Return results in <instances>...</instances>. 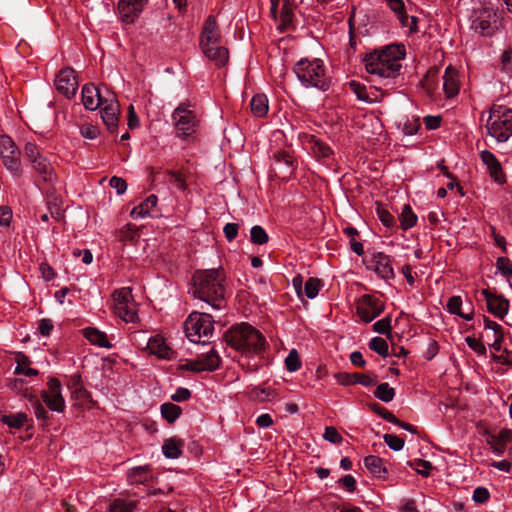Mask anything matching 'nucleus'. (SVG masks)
Returning a JSON list of instances; mask_svg holds the SVG:
<instances>
[{
  "mask_svg": "<svg viewBox=\"0 0 512 512\" xmlns=\"http://www.w3.org/2000/svg\"><path fill=\"white\" fill-rule=\"evenodd\" d=\"M226 275L223 268L198 270L193 275V296L213 309L226 306Z\"/></svg>",
  "mask_w": 512,
  "mask_h": 512,
  "instance_id": "f257e3e1",
  "label": "nucleus"
},
{
  "mask_svg": "<svg viewBox=\"0 0 512 512\" xmlns=\"http://www.w3.org/2000/svg\"><path fill=\"white\" fill-rule=\"evenodd\" d=\"M405 55L404 45H388L365 57L366 70L369 74L377 76L386 85L394 83L400 77L401 61L405 58Z\"/></svg>",
  "mask_w": 512,
  "mask_h": 512,
  "instance_id": "f03ea898",
  "label": "nucleus"
},
{
  "mask_svg": "<svg viewBox=\"0 0 512 512\" xmlns=\"http://www.w3.org/2000/svg\"><path fill=\"white\" fill-rule=\"evenodd\" d=\"M224 338L232 348L243 354H260L264 351L266 345L262 333L245 322L228 329Z\"/></svg>",
  "mask_w": 512,
  "mask_h": 512,
  "instance_id": "7ed1b4c3",
  "label": "nucleus"
},
{
  "mask_svg": "<svg viewBox=\"0 0 512 512\" xmlns=\"http://www.w3.org/2000/svg\"><path fill=\"white\" fill-rule=\"evenodd\" d=\"M297 79L305 88H315L322 92L330 89L332 78L319 58H302L293 67Z\"/></svg>",
  "mask_w": 512,
  "mask_h": 512,
  "instance_id": "20e7f679",
  "label": "nucleus"
},
{
  "mask_svg": "<svg viewBox=\"0 0 512 512\" xmlns=\"http://www.w3.org/2000/svg\"><path fill=\"white\" fill-rule=\"evenodd\" d=\"M220 39L216 18L210 15L203 24L199 44L204 55L218 67L224 66L229 59L228 50L220 45Z\"/></svg>",
  "mask_w": 512,
  "mask_h": 512,
  "instance_id": "39448f33",
  "label": "nucleus"
},
{
  "mask_svg": "<svg viewBox=\"0 0 512 512\" xmlns=\"http://www.w3.org/2000/svg\"><path fill=\"white\" fill-rule=\"evenodd\" d=\"M488 134L498 143L506 142L512 136V108L493 104L486 122Z\"/></svg>",
  "mask_w": 512,
  "mask_h": 512,
  "instance_id": "423d86ee",
  "label": "nucleus"
},
{
  "mask_svg": "<svg viewBox=\"0 0 512 512\" xmlns=\"http://www.w3.org/2000/svg\"><path fill=\"white\" fill-rule=\"evenodd\" d=\"M213 332L214 320L209 313L192 312L185 322V333L191 342L206 344Z\"/></svg>",
  "mask_w": 512,
  "mask_h": 512,
  "instance_id": "0eeeda50",
  "label": "nucleus"
},
{
  "mask_svg": "<svg viewBox=\"0 0 512 512\" xmlns=\"http://www.w3.org/2000/svg\"><path fill=\"white\" fill-rule=\"evenodd\" d=\"M501 26L499 12L492 6H482L473 11L471 29L484 37H491Z\"/></svg>",
  "mask_w": 512,
  "mask_h": 512,
  "instance_id": "6e6552de",
  "label": "nucleus"
},
{
  "mask_svg": "<svg viewBox=\"0 0 512 512\" xmlns=\"http://www.w3.org/2000/svg\"><path fill=\"white\" fill-rule=\"evenodd\" d=\"M172 119L177 137L187 138L196 132L199 119L189 103H180L173 111Z\"/></svg>",
  "mask_w": 512,
  "mask_h": 512,
  "instance_id": "1a4fd4ad",
  "label": "nucleus"
},
{
  "mask_svg": "<svg viewBox=\"0 0 512 512\" xmlns=\"http://www.w3.org/2000/svg\"><path fill=\"white\" fill-rule=\"evenodd\" d=\"M24 155L44 181L53 182L55 180L56 176L50 161L42 155L35 143L27 142L25 144Z\"/></svg>",
  "mask_w": 512,
  "mask_h": 512,
  "instance_id": "9d476101",
  "label": "nucleus"
},
{
  "mask_svg": "<svg viewBox=\"0 0 512 512\" xmlns=\"http://www.w3.org/2000/svg\"><path fill=\"white\" fill-rule=\"evenodd\" d=\"M114 313L125 322H135L137 313L130 288H122L113 293Z\"/></svg>",
  "mask_w": 512,
  "mask_h": 512,
  "instance_id": "9b49d317",
  "label": "nucleus"
},
{
  "mask_svg": "<svg viewBox=\"0 0 512 512\" xmlns=\"http://www.w3.org/2000/svg\"><path fill=\"white\" fill-rule=\"evenodd\" d=\"M0 156L9 172L15 176L21 175L20 151L12 138L7 135L0 136Z\"/></svg>",
  "mask_w": 512,
  "mask_h": 512,
  "instance_id": "f8f14e48",
  "label": "nucleus"
},
{
  "mask_svg": "<svg viewBox=\"0 0 512 512\" xmlns=\"http://www.w3.org/2000/svg\"><path fill=\"white\" fill-rule=\"evenodd\" d=\"M384 302L374 295L364 294L357 302V314L366 323L373 321L384 311Z\"/></svg>",
  "mask_w": 512,
  "mask_h": 512,
  "instance_id": "ddd939ff",
  "label": "nucleus"
},
{
  "mask_svg": "<svg viewBox=\"0 0 512 512\" xmlns=\"http://www.w3.org/2000/svg\"><path fill=\"white\" fill-rule=\"evenodd\" d=\"M220 361L221 360L217 352L211 348L209 352L201 354L197 359L181 364L179 369L196 373L202 371H214L219 368Z\"/></svg>",
  "mask_w": 512,
  "mask_h": 512,
  "instance_id": "4468645a",
  "label": "nucleus"
},
{
  "mask_svg": "<svg viewBox=\"0 0 512 512\" xmlns=\"http://www.w3.org/2000/svg\"><path fill=\"white\" fill-rule=\"evenodd\" d=\"M101 107V118L107 129L115 133L118 128L120 105L113 92H108V97L104 98V104Z\"/></svg>",
  "mask_w": 512,
  "mask_h": 512,
  "instance_id": "2eb2a0df",
  "label": "nucleus"
},
{
  "mask_svg": "<svg viewBox=\"0 0 512 512\" xmlns=\"http://www.w3.org/2000/svg\"><path fill=\"white\" fill-rule=\"evenodd\" d=\"M48 389L42 391L41 397L48 408L55 412H63L65 409V400L61 393V382L56 378H50Z\"/></svg>",
  "mask_w": 512,
  "mask_h": 512,
  "instance_id": "dca6fc26",
  "label": "nucleus"
},
{
  "mask_svg": "<svg viewBox=\"0 0 512 512\" xmlns=\"http://www.w3.org/2000/svg\"><path fill=\"white\" fill-rule=\"evenodd\" d=\"M56 89L68 99L75 96L78 89L77 75L74 69L64 68L60 70L55 80Z\"/></svg>",
  "mask_w": 512,
  "mask_h": 512,
  "instance_id": "f3484780",
  "label": "nucleus"
},
{
  "mask_svg": "<svg viewBox=\"0 0 512 512\" xmlns=\"http://www.w3.org/2000/svg\"><path fill=\"white\" fill-rule=\"evenodd\" d=\"M148 0H119L118 14L123 23L131 24L139 18Z\"/></svg>",
  "mask_w": 512,
  "mask_h": 512,
  "instance_id": "a211bd4d",
  "label": "nucleus"
},
{
  "mask_svg": "<svg viewBox=\"0 0 512 512\" xmlns=\"http://www.w3.org/2000/svg\"><path fill=\"white\" fill-rule=\"evenodd\" d=\"M111 92L105 87V92L93 83L85 84L82 88V103L87 110L94 111L104 104V98Z\"/></svg>",
  "mask_w": 512,
  "mask_h": 512,
  "instance_id": "6ab92c4d",
  "label": "nucleus"
},
{
  "mask_svg": "<svg viewBox=\"0 0 512 512\" xmlns=\"http://www.w3.org/2000/svg\"><path fill=\"white\" fill-rule=\"evenodd\" d=\"M488 311L495 317L503 319L509 310V300L502 295L492 293L489 289H482Z\"/></svg>",
  "mask_w": 512,
  "mask_h": 512,
  "instance_id": "aec40b11",
  "label": "nucleus"
},
{
  "mask_svg": "<svg viewBox=\"0 0 512 512\" xmlns=\"http://www.w3.org/2000/svg\"><path fill=\"white\" fill-rule=\"evenodd\" d=\"M482 163L486 166V169L490 177L497 184H504L506 182V175L503 171L501 163L496 156L489 150H482L479 153Z\"/></svg>",
  "mask_w": 512,
  "mask_h": 512,
  "instance_id": "412c9836",
  "label": "nucleus"
},
{
  "mask_svg": "<svg viewBox=\"0 0 512 512\" xmlns=\"http://www.w3.org/2000/svg\"><path fill=\"white\" fill-rule=\"evenodd\" d=\"M308 144L311 153L318 161L326 163L328 160L332 159L334 152L326 142L311 135L308 138Z\"/></svg>",
  "mask_w": 512,
  "mask_h": 512,
  "instance_id": "4be33fe9",
  "label": "nucleus"
},
{
  "mask_svg": "<svg viewBox=\"0 0 512 512\" xmlns=\"http://www.w3.org/2000/svg\"><path fill=\"white\" fill-rule=\"evenodd\" d=\"M335 378L343 386L358 383L365 387H370L376 384V380L368 374L339 372L335 374Z\"/></svg>",
  "mask_w": 512,
  "mask_h": 512,
  "instance_id": "5701e85b",
  "label": "nucleus"
},
{
  "mask_svg": "<svg viewBox=\"0 0 512 512\" xmlns=\"http://www.w3.org/2000/svg\"><path fill=\"white\" fill-rule=\"evenodd\" d=\"M371 262L374 265L375 272L382 279L390 280L394 278V271L388 255L378 252L373 255Z\"/></svg>",
  "mask_w": 512,
  "mask_h": 512,
  "instance_id": "b1692460",
  "label": "nucleus"
},
{
  "mask_svg": "<svg viewBox=\"0 0 512 512\" xmlns=\"http://www.w3.org/2000/svg\"><path fill=\"white\" fill-rule=\"evenodd\" d=\"M512 441V430L502 429L496 435H489L487 443L490 445L492 451L497 456L502 455L507 447V444Z\"/></svg>",
  "mask_w": 512,
  "mask_h": 512,
  "instance_id": "393cba45",
  "label": "nucleus"
},
{
  "mask_svg": "<svg viewBox=\"0 0 512 512\" xmlns=\"http://www.w3.org/2000/svg\"><path fill=\"white\" fill-rule=\"evenodd\" d=\"M149 352L158 358L170 360L174 356V351L166 344L161 336H154L147 343Z\"/></svg>",
  "mask_w": 512,
  "mask_h": 512,
  "instance_id": "a878e982",
  "label": "nucleus"
},
{
  "mask_svg": "<svg viewBox=\"0 0 512 512\" xmlns=\"http://www.w3.org/2000/svg\"><path fill=\"white\" fill-rule=\"evenodd\" d=\"M443 90L447 97H453L459 92L458 72L449 66L443 75Z\"/></svg>",
  "mask_w": 512,
  "mask_h": 512,
  "instance_id": "bb28decb",
  "label": "nucleus"
},
{
  "mask_svg": "<svg viewBox=\"0 0 512 512\" xmlns=\"http://www.w3.org/2000/svg\"><path fill=\"white\" fill-rule=\"evenodd\" d=\"M158 198L156 195H149L143 202L138 206L134 207L130 213L134 219L144 218L150 215L151 211L157 205Z\"/></svg>",
  "mask_w": 512,
  "mask_h": 512,
  "instance_id": "cd10ccee",
  "label": "nucleus"
},
{
  "mask_svg": "<svg viewBox=\"0 0 512 512\" xmlns=\"http://www.w3.org/2000/svg\"><path fill=\"white\" fill-rule=\"evenodd\" d=\"M184 446V442L182 439L178 437H171L164 441L162 446V452L165 457L170 459H177L182 454V448Z\"/></svg>",
  "mask_w": 512,
  "mask_h": 512,
  "instance_id": "c85d7f7f",
  "label": "nucleus"
},
{
  "mask_svg": "<svg viewBox=\"0 0 512 512\" xmlns=\"http://www.w3.org/2000/svg\"><path fill=\"white\" fill-rule=\"evenodd\" d=\"M364 465L375 477L386 479L387 470L380 457L369 455L364 458Z\"/></svg>",
  "mask_w": 512,
  "mask_h": 512,
  "instance_id": "c756f323",
  "label": "nucleus"
},
{
  "mask_svg": "<svg viewBox=\"0 0 512 512\" xmlns=\"http://www.w3.org/2000/svg\"><path fill=\"white\" fill-rule=\"evenodd\" d=\"M84 336L93 345H97L103 348L111 347L107 335L96 328L89 327L84 329Z\"/></svg>",
  "mask_w": 512,
  "mask_h": 512,
  "instance_id": "7c9ffc66",
  "label": "nucleus"
},
{
  "mask_svg": "<svg viewBox=\"0 0 512 512\" xmlns=\"http://www.w3.org/2000/svg\"><path fill=\"white\" fill-rule=\"evenodd\" d=\"M273 160L275 165H277L280 170H283V172L288 174L293 172L294 159L288 152L282 150L276 151L273 154Z\"/></svg>",
  "mask_w": 512,
  "mask_h": 512,
  "instance_id": "2f4dec72",
  "label": "nucleus"
},
{
  "mask_svg": "<svg viewBox=\"0 0 512 512\" xmlns=\"http://www.w3.org/2000/svg\"><path fill=\"white\" fill-rule=\"evenodd\" d=\"M152 478V473L147 466H139L131 469L128 473V481L131 484H143Z\"/></svg>",
  "mask_w": 512,
  "mask_h": 512,
  "instance_id": "473e14b6",
  "label": "nucleus"
},
{
  "mask_svg": "<svg viewBox=\"0 0 512 512\" xmlns=\"http://www.w3.org/2000/svg\"><path fill=\"white\" fill-rule=\"evenodd\" d=\"M251 111L256 117H264L268 113V98L264 94L255 95L250 103Z\"/></svg>",
  "mask_w": 512,
  "mask_h": 512,
  "instance_id": "72a5a7b5",
  "label": "nucleus"
},
{
  "mask_svg": "<svg viewBox=\"0 0 512 512\" xmlns=\"http://www.w3.org/2000/svg\"><path fill=\"white\" fill-rule=\"evenodd\" d=\"M461 306H462V299L460 296H453L451 297L449 300H448V303H447V310L448 312H450L451 314H455L467 321H470L473 319V312H469V313H463L461 311Z\"/></svg>",
  "mask_w": 512,
  "mask_h": 512,
  "instance_id": "f704fd0d",
  "label": "nucleus"
},
{
  "mask_svg": "<svg viewBox=\"0 0 512 512\" xmlns=\"http://www.w3.org/2000/svg\"><path fill=\"white\" fill-rule=\"evenodd\" d=\"M399 220H400L401 228L403 230H408L416 225L417 216L413 212L410 205H407V204L404 205V207L400 213Z\"/></svg>",
  "mask_w": 512,
  "mask_h": 512,
  "instance_id": "c9c22d12",
  "label": "nucleus"
},
{
  "mask_svg": "<svg viewBox=\"0 0 512 512\" xmlns=\"http://www.w3.org/2000/svg\"><path fill=\"white\" fill-rule=\"evenodd\" d=\"M16 362L15 374H23L28 377L38 375V370L29 367L30 360L26 355L19 354L16 357Z\"/></svg>",
  "mask_w": 512,
  "mask_h": 512,
  "instance_id": "e433bc0d",
  "label": "nucleus"
},
{
  "mask_svg": "<svg viewBox=\"0 0 512 512\" xmlns=\"http://www.w3.org/2000/svg\"><path fill=\"white\" fill-rule=\"evenodd\" d=\"M182 413L180 406L167 402L161 405V415L168 423H174Z\"/></svg>",
  "mask_w": 512,
  "mask_h": 512,
  "instance_id": "4c0bfd02",
  "label": "nucleus"
},
{
  "mask_svg": "<svg viewBox=\"0 0 512 512\" xmlns=\"http://www.w3.org/2000/svg\"><path fill=\"white\" fill-rule=\"evenodd\" d=\"M280 24L278 29L283 31L287 29L293 21V6L289 1H284L281 9Z\"/></svg>",
  "mask_w": 512,
  "mask_h": 512,
  "instance_id": "58836bf2",
  "label": "nucleus"
},
{
  "mask_svg": "<svg viewBox=\"0 0 512 512\" xmlns=\"http://www.w3.org/2000/svg\"><path fill=\"white\" fill-rule=\"evenodd\" d=\"M374 396L383 401V402H391L395 397V390L394 388L390 387L388 383H381L377 386L376 390L374 391Z\"/></svg>",
  "mask_w": 512,
  "mask_h": 512,
  "instance_id": "ea45409f",
  "label": "nucleus"
},
{
  "mask_svg": "<svg viewBox=\"0 0 512 512\" xmlns=\"http://www.w3.org/2000/svg\"><path fill=\"white\" fill-rule=\"evenodd\" d=\"M1 420L10 428L20 429L27 421V415L23 412H18L11 415H3Z\"/></svg>",
  "mask_w": 512,
  "mask_h": 512,
  "instance_id": "a19ab883",
  "label": "nucleus"
},
{
  "mask_svg": "<svg viewBox=\"0 0 512 512\" xmlns=\"http://www.w3.org/2000/svg\"><path fill=\"white\" fill-rule=\"evenodd\" d=\"M250 240L255 245H263L268 242L269 236L262 226L255 225L251 228Z\"/></svg>",
  "mask_w": 512,
  "mask_h": 512,
  "instance_id": "79ce46f5",
  "label": "nucleus"
},
{
  "mask_svg": "<svg viewBox=\"0 0 512 512\" xmlns=\"http://www.w3.org/2000/svg\"><path fill=\"white\" fill-rule=\"evenodd\" d=\"M25 397L28 399L29 403L34 409V414L37 419L40 420H47L48 419V413L39 401V399L33 395V394H25Z\"/></svg>",
  "mask_w": 512,
  "mask_h": 512,
  "instance_id": "37998d69",
  "label": "nucleus"
},
{
  "mask_svg": "<svg viewBox=\"0 0 512 512\" xmlns=\"http://www.w3.org/2000/svg\"><path fill=\"white\" fill-rule=\"evenodd\" d=\"M252 395L255 399H257L258 401H261V402L271 401L277 397L276 391L270 387H268V388L254 387L252 389Z\"/></svg>",
  "mask_w": 512,
  "mask_h": 512,
  "instance_id": "c03bdc74",
  "label": "nucleus"
},
{
  "mask_svg": "<svg viewBox=\"0 0 512 512\" xmlns=\"http://www.w3.org/2000/svg\"><path fill=\"white\" fill-rule=\"evenodd\" d=\"M136 503L130 500L115 499L111 504L110 512H132Z\"/></svg>",
  "mask_w": 512,
  "mask_h": 512,
  "instance_id": "a18cd8bd",
  "label": "nucleus"
},
{
  "mask_svg": "<svg viewBox=\"0 0 512 512\" xmlns=\"http://www.w3.org/2000/svg\"><path fill=\"white\" fill-rule=\"evenodd\" d=\"M321 286H322V283L318 278H313V277L309 278L306 281L305 287H304V292H305V295L307 296V298H309V299L315 298L318 295Z\"/></svg>",
  "mask_w": 512,
  "mask_h": 512,
  "instance_id": "49530a36",
  "label": "nucleus"
},
{
  "mask_svg": "<svg viewBox=\"0 0 512 512\" xmlns=\"http://www.w3.org/2000/svg\"><path fill=\"white\" fill-rule=\"evenodd\" d=\"M369 348L383 357L388 355V344L386 340L381 337L372 338L369 342Z\"/></svg>",
  "mask_w": 512,
  "mask_h": 512,
  "instance_id": "de8ad7c7",
  "label": "nucleus"
},
{
  "mask_svg": "<svg viewBox=\"0 0 512 512\" xmlns=\"http://www.w3.org/2000/svg\"><path fill=\"white\" fill-rule=\"evenodd\" d=\"M285 365L288 371L295 372L301 368V360L298 352L292 349L285 359Z\"/></svg>",
  "mask_w": 512,
  "mask_h": 512,
  "instance_id": "09e8293b",
  "label": "nucleus"
},
{
  "mask_svg": "<svg viewBox=\"0 0 512 512\" xmlns=\"http://www.w3.org/2000/svg\"><path fill=\"white\" fill-rule=\"evenodd\" d=\"M376 213H377L379 220L381 221V223L384 226H386L388 228H392L395 226V224H396L395 218L387 209H385L382 206H377Z\"/></svg>",
  "mask_w": 512,
  "mask_h": 512,
  "instance_id": "8fccbe9b",
  "label": "nucleus"
},
{
  "mask_svg": "<svg viewBox=\"0 0 512 512\" xmlns=\"http://www.w3.org/2000/svg\"><path fill=\"white\" fill-rule=\"evenodd\" d=\"M370 408L373 412L381 416L383 419L390 423H397L398 418L389 410H387L385 407L380 406L377 403L371 404Z\"/></svg>",
  "mask_w": 512,
  "mask_h": 512,
  "instance_id": "3c124183",
  "label": "nucleus"
},
{
  "mask_svg": "<svg viewBox=\"0 0 512 512\" xmlns=\"http://www.w3.org/2000/svg\"><path fill=\"white\" fill-rule=\"evenodd\" d=\"M383 438L388 447L394 451L401 450L405 443L402 438L394 434H385Z\"/></svg>",
  "mask_w": 512,
  "mask_h": 512,
  "instance_id": "603ef678",
  "label": "nucleus"
},
{
  "mask_svg": "<svg viewBox=\"0 0 512 512\" xmlns=\"http://www.w3.org/2000/svg\"><path fill=\"white\" fill-rule=\"evenodd\" d=\"M373 330L379 334H387L391 331V316H386L373 324Z\"/></svg>",
  "mask_w": 512,
  "mask_h": 512,
  "instance_id": "864d4df0",
  "label": "nucleus"
},
{
  "mask_svg": "<svg viewBox=\"0 0 512 512\" xmlns=\"http://www.w3.org/2000/svg\"><path fill=\"white\" fill-rule=\"evenodd\" d=\"M323 437L325 440L333 444H340L343 441V437L338 432V430L333 426L326 427Z\"/></svg>",
  "mask_w": 512,
  "mask_h": 512,
  "instance_id": "5fc2aeb1",
  "label": "nucleus"
},
{
  "mask_svg": "<svg viewBox=\"0 0 512 512\" xmlns=\"http://www.w3.org/2000/svg\"><path fill=\"white\" fill-rule=\"evenodd\" d=\"M167 174L170 177V182L175 184L179 189L186 190L187 184L185 181V178L183 177L182 173L179 171H167Z\"/></svg>",
  "mask_w": 512,
  "mask_h": 512,
  "instance_id": "6e6d98bb",
  "label": "nucleus"
},
{
  "mask_svg": "<svg viewBox=\"0 0 512 512\" xmlns=\"http://www.w3.org/2000/svg\"><path fill=\"white\" fill-rule=\"evenodd\" d=\"M465 341L467 345L477 354L484 355L486 353V347L481 340L468 336L466 337Z\"/></svg>",
  "mask_w": 512,
  "mask_h": 512,
  "instance_id": "4d7b16f0",
  "label": "nucleus"
},
{
  "mask_svg": "<svg viewBox=\"0 0 512 512\" xmlns=\"http://www.w3.org/2000/svg\"><path fill=\"white\" fill-rule=\"evenodd\" d=\"M349 85L352 91L357 95V98L359 100L368 101V93L364 85L356 81H351Z\"/></svg>",
  "mask_w": 512,
  "mask_h": 512,
  "instance_id": "13d9d810",
  "label": "nucleus"
},
{
  "mask_svg": "<svg viewBox=\"0 0 512 512\" xmlns=\"http://www.w3.org/2000/svg\"><path fill=\"white\" fill-rule=\"evenodd\" d=\"M489 497H490V493L487 488L477 487L473 491L472 499L474 500V502H476L478 504H483L486 501H488Z\"/></svg>",
  "mask_w": 512,
  "mask_h": 512,
  "instance_id": "bf43d9fd",
  "label": "nucleus"
},
{
  "mask_svg": "<svg viewBox=\"0 0 512 512\" xmlns=\"http://www.w3.org/2000/svg\"><path fill=\"white\" fill-rule=\"evenodd\" d=\"M497 268L505 276H512V262L505 257H499L497 259Z\"/></svg>",
  "mask_w": 512,
  "mask_h": 512,
  "instance_id": "052dcab7",
  "label": "nucleus"
},
{
  "mask_svg": "<svg viewBox=\"0 0 512 512\" xmlns=\"http://www.w3.org/2000/svg\"><path fill=\"white\" fill-rule=\"evenodd\" d=\"M110 186L114 188L119 195L124 194L127 190L126 181L123 178L117 176L111 177Z\"/></svg>",
  "mask_w": 512,
  "mask_h": 512,
  "instance_id": "680f3d73",
  "label": "nucleus"
},
{
  "mask_svg": "<svg viewBox=\"0 0 512 512\" xmlns=\"http://www.w3.org/2000/svg\"><path fill=\"white\" fill-rule=\"evenodd\" d=\"M501 67L504 71H512V48H507L501 56Z\"/></svg>",
  "mask_w": 512,
  "mask_h": 512,
  "instance_id": "e2e57ef3",
  "label": "nucleus"
},
{
  "mask_svg": "<svg viewBox=\"0 0 512 512\" xmlns=\"http://www.w3.org/2000/svg\"><path fill=\"white\" fill-rule=\"evenodd\" d=\"M238 230L239 225L236 223H227L223 228L225 237L229 242L233 241L237 237Z\"/></svg>",
  "mask_w": 512,
  "mask_h": 512,
  "instance_id": "0e129e2a",
  "label": "nucleus"
},
{
  "mask_svg": "<svg viewBox=\"0 0 512 512\" xmlns=\"http://www.w3.org/2000/svg\"><path fill=\"white\" fill-rule=\"evenodd\" d=\"M191 397V391L187 388L179 387L174 394L171 395V399L175 402H184Z\"/></svg>",
  "mask_w": 512,
  "mask_h": 512,
  "instance_id": "69168bd1",
  "label": "nucleus"
},
{
  "mask_svg": "<svg viewBox=\"0 0 512 512\" xmlns=\"http://www.w3.org/2000/svg\"><path fill=\"white\" fill-rule=\"evenodd\" d=\"M415 465L417 473L425 477L429 476L430 470L432 469V464L429 461L419 459Z\"/></svg>",
  "mask_w": 512,
  "mask_h": 512,
  "instance_id": "338daca9",
  "label": "nucleus"
},
{
  "mask_svg": "<svg viewBox=\"0 0 512 512\" xmlns=\"http://www.w3.org/2000/svg\"><path fill=\"white\" fill-rule=\"evenodd\" d=\"M12 220V211L8 206H0V225L8 227Z\"/></svg>",
  "mask_w": 512,
  "mask_h": 512,
  "instance_id": "774afa93",
  "label": "nucleus"
}]
</instances>
